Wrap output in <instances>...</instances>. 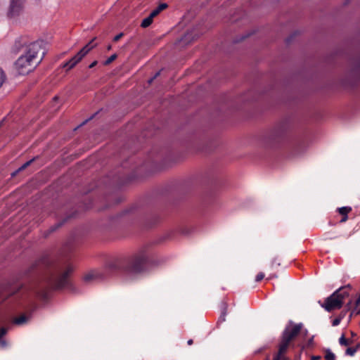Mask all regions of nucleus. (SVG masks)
I'll use <instances>...</instances> for the list:
<instances>
[{"label":"nucleus","mask_w":360,"mask_h":360,"mask_svg":"<svg viewBox=\"0 0 360 360\" xmlns=\"http://www.w3.org/2000/svg\"><path fill=\"white\" fill-rule=\"evenodd\" d=\"M63 259L51 260L43 257L34 264L30 273L39 274L38 279L30 286L21 285L11 289L9 296H15V299L22 307L28 306L32 310L36 307L35 298L45 300L49 297L53 290L70 289L72 288L70 276L74 267L70 263V257L63 253Z\"/></svg>","instance_id":"f257e3e1"},{"label":"nucleus","mask_w":360,"mask_h":360,"mask_svg":"<svg viewBox=\"0 0 360 360\" xmlns=\"http://www.w3.org/2000/svg\"><path fill=\"white\" fill-rule=\"evenodd\" d=\"M15 47L18 50L25 49V53L15 63L19 75H25L32 72L40 63L44 55L41 43L29 42L25 37L18 38L15 42Z\"/></svg>","instance_id":"f03ea898"},{"label":"nucleus","mask_w":360,"mask_h":360,"mask_svg":"<svg viewBox=\"0 0 360 360\" xmlns=\"http://www.w3.org/2000/svg\"><path fill=\"white\" fill-rule=\"evenodd\" d=\"M148 259L149 253L144 248L124 262L121 259L108 262L102 271L105 275V278L118 272L137 274L146 270Z\"/></svg>","instance_id":"7ed1b4c3"},{"label":"nucleus","mask_w":360,"mask_h":360,"mask_svg":"<svg viewBox=\"0 0 360 360\" xmlns=\"http://www.w3.org/2000/svg\"><path fill=\"white\" fill-rule=\"evenodd\" d=\"M349 285L339 288L325 300L321 307L328 312L340 309L342 308L345 301L349 299Z\"/></svg>","instance_id":"20e7f679"},{"label":"nucleus","mask_w":360,"mask_h":360,"mask_svg":"<svg viewBox=\"0 0 360 360\" xmlns=\"http://www.w3.org/2000/svg\"><path fill=\"white\" fill-rule=\"evenodd\" d=\"M302 326V323L294 324L292 321H290V325L287 326L283 332L278 353L276 356L274 357V360H289L283 356V354L288 348L290 342L301 332Z\"/></svg>","instance_id":"39448f33"},{"label":"nucleus","mask_w":360,"mask_h":360,"mask_svg":"<svg viewBox=\"0 0 360 360\" xmlns=\"http://www.w3.org/2000/svg\"><path fill=\"white\" fill-rule=\"evenodd\" d=\"M290 129L291 125L288 120H283L281 121L268 134L266 138V143L269 147L274 146L285 139Z\"/></svg>","instance_id":"423d86ee"},{"label":"nucleus","mask_w":360,"mask_h":360,"mask_svg":"<svg viewBox=\"0 0 360 360\" xmlns=\"http://www.w3.org/2000/svg\"><path fill=\"white\" fill-rule=\"evenodd\" d=\"M25 0H10L7 12L9 18L18 17L23 11Z\"/></svg>","instance_id":"0eeeda50"},{"label":"nucleus","mask_w":360,"mask_h":360,"mask_svg":"<svg viewBox=\"0 0 360 360\" xmlns=\"http://www.w3.org/2000/svg\"><path fill=\"white\" fill-rule=\"evenodd\" d=\"M105 278V275L102 269H94L87 272L84 276V281L86 283L93 281L103 280Z\"/></svg>","instance_id":"6e6552de"},{"label":"nucleus","mask_w":360,"mask_h":360,"mask_svg":"<svg viewBox=\"0 0 360 360\" xmlns=\"http://www.w3.org/2000/svg\"><path fill=\"white\" fill-rule=\"evenodd\" d=\"M352 74L356 80L360 79V55L352 61Z\"/></svg>","instance_id":"1a4fd4ad"},{"label":"nucleus","mask_w":360,"mask_h":360,"mask_svg":"<svg viewBox=\"0 0 360 360\" xmlns=\"http://www.w3.org/2000/svg\"><path fill=\"white\" fill-rule=\"evenodd\" d=\"M82 58L77 53L71 59L64 63L63 68H68V70L73 68L76 65L82 60Z\"/></svg>","instance_id":"9d476101"},{"label":"nucleus","mask_w":360,"mask_h":360,"mask_svg":"<svg viewBox=\"0 0 360 360\" xmlns=\"http://www.w3.org/2000/svg\"><path fill=\"white\" fill-rule=\"evenodd\" d=\"M95 39L96 38H94L77 53L82 58H83L94 46H96V44H93Z\"/></svg>","instance_id":"9b49d317"},{"label":"nucleus","mask_w":360,"mask_h":360,"mask_svg":"<svg viewBox=\"0 0 360 360\" xmlns=\"http://www.w3.org/2000/svg\"><path fill=\"white\" fill-rule=\"evenodd\" d=\"M158 222V217L155 215L150 216V218H146L142 221V225L146 229L151 228Z\"/></svg>","instance_id":"f8f14e48"},{"label":"nucleus","mask_w":360,"mask_h":360,"mask_svg":"<svg viewBox=\"0 0 360 360\" xmlns=\"http://www.w3.org/2000/svg\"><path fill=\"white\" fill-rule=\"evenodd\" d=\"M31 312L32 311L30 312L29 315L21 314L18 317L15 318L13 319V323H15L16 325H23V324L26 323L30 320V319L31 317Z\"/></svg>","instance_id":"ddd939ff"},{"label":"nucleus","mask_w":360,"mask_h":360,"mask_svg":"<svg viewBox=\"0 0 360 360\" xmlns=\"http://www.w3.org/2000/svg\"><path fill=\"white\" fill-rule=\"evenodd\" d=\"M168 7V5L165 3H162L158 5L157 8H155L152 12L150 13L153 18L157 16L161 11L165 10Z\"/></svg>","instance_id":"4468645a"},{"label":"nucleus","mask_w":360,"mask_h":360,"mask_svg":"<svg viewBox=\"0 0 360 360\" xmlns=\"http://www.w3.org/2000/svg\"><path fill=\"white\" fill-rule=\"evenodd\" d=\"M153 18H154L150 14L142 20L141 26L144 28L149 27L153 22Z\"/></svg>","instance_id":"2eb2a0df"},{"label":"nucleus","mask_w":360,"mask_h":360,"mask_svg":"<svg viewBox=\"0 0 360 360\" xmlns=\"http://www.w3.org/2000/svg\"><path fill=\"white\" fill-rule=\"evenodd\" d=\"M355 314L356 315L360 314V296L357 298L355 302L354 309L351 313V315Z\"/></svg>","instance_id":"dca6fc26"},{"label":"nucleus","mask_w":360,"mask_h":360,"mask_svg":"<svg viewBox=\"0 0 360 360\" xmlns=\"http://www.w3.org/2000/svg\"><path fill=\"white\" fill-rule=\"evenodd\" d=\"M351 211H352L351 207H342L338 208V212L342 216L347 215L348 213H349Z\"/></svg>","instance_id":"f3484780"},{"label":"nucleus","mask_w":360,"mask_h":360,"mask_svg":"<svg viewBox=\"0 0 360 360\" xmlns=\"http://www.w3.org/2000/svg\"><path fill=\"white\" fill-rule=\"evenodd\" d=\"M34 159H32L27 162H26L25 163H24L20 167L18 168V169H17L15 172H14L12 175L13 176H15L17 173H18L19 172L25 169V168H27L28 166L30 165V164L34 161Z\"/></svg>","instance_id":"a211bd4d"},{"label":"nucleus","mask_w":360,"mask_h":360,"mask_svg":"<svg viewBox=\"0 0 360 360\" xmlns=\"http://www.w3.org/2000/svg\"><path fill=\"white\" fill-rule=\"evenodd\" d=\"M34 159H32L27 162H26L25 163H24L20 167L18 168V169H17L15 172H14L12 175L13 176H15L17 173H18L19 172L25 169V168H27L28 166L30 165V164L34 161Z\"/></svg>","instance_id":"6ab92c4d"},{"label":"nucleus","mask_w":360,"mask_h":360,"mask_svg":"<svg viewBox=\"0 0 360 360\" xmlns=\"http://www.w3.org/2000/svg\"><path fill=\"white\" fill-rule=\"evenodd\" d=\"M34 159H32L27 162H26L25 163H24L20 167L18 168V169H17L15 172H14L12 175L13 176H15L17 173H18L19 172L25 169V168H27L28 166L30 165V164L34 161Z\"/></svg>","instance_id":"aec40b11"},{"label":"nucleus","mask_w":360,"mask_h":360,"mask_svg":"<svg viewBox=\"0 0 360 360\" xmlns=\"http://www.w3.org/2000/svg\"><path fill=\"white\" fill-rule=\"evenodd\" d=\"M117 58V55L116 53L112 54L110 56L107 60L103 62L104 65H108L111 63H112Z\"/></svg>","instance_id":"412c9836"},{"label":"nucleus","mask_w":360,"mask_h":360,"mask_svg":"<svg viewBox=\"0 0 360 360\" xmlns=\"http://www.w3.org/2000/svg\"><path fill=\"white\" fill-rule=\"evenodd\" d=\"M325 359L326 360H335V354L329 349L326 352Z\"/></svg>","instance_id":"4be33fe9"},{"label":"nucleus","mask_w":360,"mask_h":360,"mask_svg":"<svg viewBox=\"0 0 360 360\" xmlns=\"http://www.w3.org/2000/svg\"><path fill=\"white\" fill-rule=\"evenodd\" d=\"M339 343L342 346H347L349 345V340L342 335L339 339Z\"/></svg>","instance_id":"5701e85b"},{"label":"nucleus","mask_w":360,"mask_h":360,"mask_svg":"<svg viewBox=\"0 0 360 360\" xmlns=\"http://www.w3.org/2000/svg\"><path fill=\"white\" fill-rule=\"evenodd\" d=\"M71 217V216H68V217L65 218L61 222L58 223L56 226H53L51 229V231H54L56 229H57L58 227L61 226L65 221H68V219Z\"/></svg>","instance_id":"b1692460"},{"label":"nucleus","mask_w":360,"mask_h":360,"mask_svg":"<svg viewBox=\"0 0 360 360\" xmlns=\"http://www.w3.org/2000/svg\"><path fill=\"white\" fill-rule=\"evenodd\" d=\"M356 352V349L354 347H348L346 349V354L353 356Z\"/></svg>","instance_id":"393cba45"},{"label":"nucleus","mask_w":360,"mask_h":360,"mask_svg":"<svg viewBox=\"0 0 360 360\" xmlns=\"http://www.w3.org/2000/svg\"><path fill=\"white\" fill-rule=\"evenodd\" d=\"M264 276H265V275H264V274L263 272H259L256 276L255 281L257 282H259V281H261L264 278Z\"/></svg>","instance_id":"a878e982"},{"label":"nucleus","mask_w":360,"mask_h":360,"mask_svg":"<svg viewBox=\"0 0 360 360\" xmlns=\"http://www.w3.org/2000/svg\"><path fill=\"white\" fill-rule=\"evenodd\" d=\"M5 79V75L4 71L0 68V87L3 84Z\"/></svg>","instance_id":"bb28decb"},{"label":"nucleus","mask_w":360,"mask_h":360,"mask_svg":"<svg viewBox=\"0 0 360 360\" xmlns=\"http://www.w3.org/2000/svg\"><path fill=\"white\" fill-rule=\"evenodd\" d=\"M226 307H224V309L222 311L221 315L219 317V321H225V316H226Z\"/></svg>","instance_id":"cd10ccee"},{"label":"nucleus","mask_w":360,"mask_h":360,"mask_svg":"<svg viewBox=\"0 0 360 360\" xmlns=\"http://www.w3.org/2000/svg\"><path fill=\"white\" fill-rule=\"evenodd\" d=\"M124 36V34L122 32L117 34L116 36H115V37L113 38V41L115 42H117L122 37Z\"/></svg>","instance_id":"c85d7f7f"},{"label":"nucleus","mask_w":360,"mask_h":360,"mask_svg":"<svg viewBox=\"0 0 360 360\" xmlns=\"http://www.w3.org/2000/svg\"><path fill=\"white\" fill-rule=\"evenodd\" d=\"M308 347H312L314 345V337L310 338L307 343Z\"/></svg>","instance_id":"c756f323"},{"label":"nucleus","mask_w":360,"mask_h":360,"mask_svg":"<svg viewBox=\"0 0 360 360\" xmlns=\"http://www.w3.org/2000/svg\"><path fill=\"white\" fill-rule=\"evenodd\" d=\"M352 300L349 299L348 302L347 303V305H346V308H347V311H349L352 309Z\"/></svg>","instance_id":"7c9ffc66"},{"label":"nucleus","mask_w":360,"mask_h":360,"mask_svg":"<svg viewBox=\"0 0 360 360\" xmlns=\"http://www.w3.org/2000/svg\"><path fill=\"white\" fill-rule=\"evenodd\" d=\"M0 345L1 347H6L8 345L7 342L5 340H3L2 338L0 340Z\"/></svg>","instance_id":"2f4dec72"},{"label":"nucleus","mask_w":360,"mask_h":360,"mask_svg":"<svg viewBox=\"0 0 360 360\" xmlns=\"http://www.w3.org/2000/svg\"><path fill=\"white\" fill-rule=\"evenodd\" d=\"M340 319H335L333 321V326H338V325L340 324Z\"/></svg>","instance_id":"473e14b6"},{"label":"nucleus","mask_w":360,"mask_h":360,"mask_svg":"<svg viewBox=\"0 0 360 360\" xmlns=\"http://www.w3.org/2000/svg\"><path fill=\"white\" fill-rule=\"evenodd\" d=\"M97 63H98V62L96 60H94L93 63H91L89 65V68H94L97 65Z\"/></svg>","instance_id":"72a5a7b5"},{"label":"nucleus","mask_w":360,"mask_h":360,"mask_svg":"<svg viewBox=\"0 0 360 360\" xmlns=\"http://www.w3.org/2000/svg\"><path fill=\"white\" fill-rule=\"evenodd\" d=\"M134 208H130L129 210H126L123 212L122 215H125L127 213L132 212Z\"/></svg>","instance_id":"f704fd0d"},{"label":"nucleus","mask_w":360,"mask_h":360,"mask_svg":"<svg viewBox=\"0 0 360 360\" xmlns=\"http://www.w3.org/2000/svg\"><path fill=\"white\" fill-rule=\"evenodd\" d=\"M347 219H348L347 215H343L340 220V222H342V223L345 222Z\"/></svg>","instance_id":"c9c22d12"},{"label":"nucleus","mask_w":360,"mask_h":360,"mask_svg":"<svg viewBox=\"0 0 360 360\" xmlns=\"http://www.w3.org/2000/svg\"><path fill=\"white\" fill-rule=\"evenodd\" d=\"M321 356H313L311 359V360H320Z\"/></svg>","instance_id":"e433bc0d"},{"label":"nucleus","mask_w":360,"mask_h":360,"mask_svg":"<svg viewBox=\"0 0 360 360\" xmlns=\"http://www.w3.org/2000/svg\"><path fill=\"white\" fill-rule=\"evenodd\" d=\"M160 72H157V73L155 75L154 77H153V78H152V79L149 81V82H150H150H152V81H153L155 78H156L158 76H159V75H160Z\"/></svg>","instance_id":"4c0bfd02"},{"label":"nucleus","mask_w":360,"mask_h":360,"mask_svg":"<svg viewBox=\"0 0 360 360\" xmlns=\"http://www.w3.org/2000/svg\"><path fill=\"white\" fill-rule=\"evenodd\" d=\"M292 36H290L288 38L286 39V43L287 44H290V41H292Z\"/></svg>","instance_id":"58836bf2"},{"label":"nucleus","mask_w":360,"mask_h":360,"mask_svg":"<svg viewBox=\"0 0 360 360\" xmlns=\"http://www.w3.org/2000/svg\"><path fill=\"white\" fill-rule=\"evenodd\" d=\"M193 341L192 339L188 340V342H187V344L188 345H193Z\"/></svg>","instance_id":"ea45409f"},{"label":"nucleus","mask_w":360,"mask_h":360,"mask_svg":"<svg viewBox=\"0 0 360 360\" xmlns=\"http://www.w3.org/2000/svg\"><path fill=\"white\" fill-rule=\"evenodd\" d=\"M111 49H112V46L111 45H108V47H107V49L108 51H110Z\"/></svg>","instance_id":"a19ab883"},{"label":"nucleus","mask_w":360,"mask_h":360,"mask_svg":"<svg viewBox=\"0 0 360 360\" xmlns=\"http://www.w3.org/2000/svg\"><path fill=\"white\" fill-rule=\"evenodd\" d=\"M273 278L272 276H271L269 278H267V280L271 279Z\"/></svg>","instance_id":"79ce46f5"},{"label":"nucleus","mask_w":360,"mask_h":360,"mask_svg":"<svg viewBox=\"0 0 360 360\" xmlns=\"http://www.w3.org/2000/svg\"><path fill=\"white\" fill-rule=\"evenodd\" d=\"M275 263V259L272 261V265Z\"/></svg>","instance_id":"37998d69"},{"label":"nucleus","mask_w":360,"mask_h":360,"mask_svg":"<svg viewBox=\"0 0 360 360\" xmlns=\"http://www.w3.org/2000/svg\"><path fill=\"white\" fill-rule=\"evenodd\" d=\"M86 122H87V120H85L82 124H84Z\"/></svg>","instance_id":"c03bdc74"}]
</instances>
